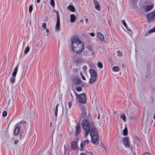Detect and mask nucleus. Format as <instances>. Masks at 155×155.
Returning <instances> with one entry per match:
<instances>
[{"mask_svg":"<svg viewBox=\"0 0 155 155\" xmlns=\"http://www.w3.org/2000/svg\"><path fill=\"white\" fill-rule=\"evenodd\" d=\"M122 22L123 23V24L124 26L125 27V28L128 30L130 31V29H128L127 28V25L126 23H125V21L122 20Z\"/></svg>","mask_w":155,"mask_h":155,"instance_id":"nucleus-25","label":"nucleus"},{"mask_svg":"<svg viewBox=\"0 0 155 155\" xmlns=\"http://www.w3.org/2000/svg\"><path fill=\"white\" fill-rule=\"evenodd\" d=\"M122 142L126 147H129L130 144L129 140V138L127 137H125L122 139Z\"/></svg>","mask_w":155,"mask_h":155,"instance_id":"nucleus-9","label":"nucleus"},{"mask_svg":"<svg viewBox=\"0 0 155 155\" xmlns=\"http://www.w3.org/2000/svg\"><path fill=\"white\" fill-rule=\"evenodd\" d=\"M155 19V10L147 15V20L148 22H152Z\"/></svg>","mask_w":155,"mask_h":155,"instance_id":"nucleus-6","label":"nucleus"},{"mask_svg":"<svg viewBox=\"0 0 155 155\" xmlns=\"http://www.w3.org/2000/svg\"><path fill=\"white\" fill-rule=\"evenodd\" d=\"M128 131L127 127H125L124 129L123 130V134L124 136H126L127 135Z\"/></svg>","mask_w":155,"mask_h":155,"instance_id":"nucleus-20","label":"nucleus"},{"mask_svg":"<svg viewBox=\"0 0 155 155\" xmlns=\"http://www.w3.org/2000/svg\"><path fill=\"white\" fill-rule=\"evenodd\" d=\"M119 70V68L117 66H114L112 68V71L114 72L118 71Z\"/></svg>","mask_w":155,"mask_h":155,"instance_id":"nucleus-23","label":"nucleus"},{"mask_svg":"<svg viewBox=\"0 0 155 155\" xmlns=\"http://www.w3.org/2000/svg\"><path fill=\"white\" fill-rule=\"evenodd\" d=\"M89 143V140H86L83 142L81 143L80 144V146L81 147V150H83V148L84 147L85 145Z\"/></svg>","mask_w":155,"mask_h":155,"instance_id":"nucleus-12","label":"nucleus"},{"mask_svg":"<svg viewBox=\"0 0 155 155\" xmlns=\"http://www.w3.org/2000/svg\"><path fill=\"white\" fill-rule=\"evenodd\" d=\"M68 9L72 12H74L75 11V8L72 5H69L68 7Z\"/></svg>","mask_w":155,"mask_h":155,"instance_id":"nucleus-19","label":"nucleus"},{"mask_svg":"<svg viewBox=\"0 0 155 155\" xmlns=\"http://www.w3.org/2000/svg\"><path fill=\"white\" fill-rule=\"evenodd\" d=\"M76 83L78 84H81V81L78 78H77V81L76 82Z\"/></svg>","mask_w":155,"mask_h":155,"instance_id":"nucleus-32","label":"nucleus"},{"mask_svg":"<svg viewBox=\"0 0 155 155\" xmlns=\"http://www.w3.org/2000/svg\"><path fill=\"white\" fill-rule=\"evenodd\" d=\"M81 75L82 77V79L84 80H85V77L82 74L81 72Z\"/></svg>","mask_w":155,"mask_h":155,"instance_id":"nucleus-39","label":"nucleus"},{"mask_svg":"<svg viewBox=\"0 0 155 155\" xmlns=\"http://www.w3.org/2000/svg\"><path fill=\"white\" fill-rule=\"evenodd\" d=\"M97 35L98 38L100 41H103L104 40V36L100 32H98Z\"/></svg>","mask_w":155,"mask_h":155,"instance_id":"nucleus-16","label":"nucleus"},{"mask_svg":"<svg viewBox=\"0 0 155 155\" xmlns=\"http://www.w3.org/2000/svg\"><path fill=\"white\" fill-rule=\"evenodd\" d=\"M59 105V104H57L56 106L55 111V117H57V113L58 111V107Z\"/></svg>","mask_w":155,"mask_h":155,"instance_id":"nucleus-21","label":"nucleus"},{"mask_svg":"<svg viewBox=\"0 0 155 155\" xmlns=\"http://www.w3.org/2000/svg\"><path fill=\"white\" fill-rule=\"evenodd\" d=\"M76 97L78 102L81 104L84 103L86 101V96L85 94H78L75 93Z\"/></svg>","mask_w":155,"mask_h":155,"instance_id":"nucleus-3","label":"nucleus"},{"mask_svg":"<svg viewBox=\"0 0 155 155\" xmlns=\"http://www.w3.org/2000/svg\"><path fill=\"white\" fill-rule=\"evenodd\" d=\"M16 127L14 130V134L16 136L18 134L20 131V127L17 124L16 125Z\"/></svg>","mask_w":155,"mask_h":155,"instance_id":"nucleus-13","label":"nucleus"},{"mask_svg":"<svg viewBox=\"0 0 155 155\" xmlns=\"http://www.w3.org/2000/svg\"><path fill=\"white\" fill-rule=\"evenodd\" d=\"M50 4L51 5L53 6L54 7L55 5V3L54 0H51Z\"/></svg>","mask_w":155,"mask_h":155,"instance_id":"nucleus-31","label":"nucleus"},{"mask_svg":"<svg viewBox=\"0 0 155 155\" xmlns=\"http://www.w3.org/2000/svg\"><path fill=\"white\" fill-rule=\"evenodd\" d=\"M45 29V30H46V32L47 33H48L49 32V30H48V29H47L46 28V29Z\"/></svg>","mask_w":155,"mask_h":155,"instance_id":"nucleus-48","label":"nucleus"},{"mask_svg":"<svg viewBox=\"0 0 155 155\" xmlns=\"http://www.w3.org/2000/svg\"><path fill=\"white\" fill-rule=\"evenodd\" d=\"M58 138L61 139L62 137V136L61 134H60L58 136Z\"/></svg>","mask_w":155,"mask_h":155,"instance_id":"nucleus-46","label":"nucleus"},{"mask_svg":"<svg viewBox=\"0 0 155 155\" xmlns=\"http://www.w3.org/2000/svg\"><path fill=\"white\" fill-rule=\"evenodd\" d=\"M120 117L122 119L123 121L126 122V119L125 116L124 114H121L120 115Z\"/></svg>","mask_w":155,"mask_h":155,"instance_id":"nucleus-22","label":"nucleus"},{"mask_svg":"<svg viewBox=\"0 0 155 155\" xmlns=\"http://www.w3.org/2000/svg\"><path fill=\"white\" fill-rule=\"evenodd\" d=\"M153 117H155V115H154V116H153Z\"/></svg>","mask_w":155,"mask_h":155,"instance_id":"nucleus-53","label":"nucleus"},{"mask_svg":"<svg viewBox=\"0 0 155 155\" xmlns=\"http://www.w3.org/2000/svg\"><path fill=\"white\" fill-rule=\"evenodd\" d=\"M100 117L99 116H98L97 117V119H98L100 118Z\"/></svg>","mask_w":155,"mask_h":155,"instance_id":"nucleus-51","label":"nucleus"},{"mask_svg":"<svg viewBox=\"0 0 155 155\" xmlns=\"http://www.w3.org/2000/svg\"><path fill=\"white\" fill-rule=\"evenodd\" d=\"M108 23L109 25H111V23H110V19H109L108 20Z\"/></svg>","mask_w":155,"mask_h":155,"instance_id":"nucleus-47","label":"nucleus"},{"mask_svg":"<svg viewBox=\"0 0 155 155\" xmlns=\"http://www.w3.org/2000/svg\"><path fill=\"white\" fill-rule=\"evenodd\" d=\"M78 148L77 143L76 141H73L71 143V148L73 150H76Z\"/></svg>","mask_w":155,"mask_h":155,"instance_id":"nucleus-11","label":"nucleus"},{"mask_svg":"<svg viewBox=\"0 0 155 155\" xmlns=\"http://www.w3.org/2000/svg\"><path fill=\"white\" fill-rule=\"evenodd\" d=\"M11 100H9L8 101V106L10 107H12L13 106V102H12L10 103Z\"/></svg>","mask_w":155,"mask_h":155,"instance_id":"nucleus-28","label":"nucleus"},{"mask_svg":"<svg viewBox=\"0 0 155 155\" xmlns=\"http://www.w3.org/2000/svg\"><path fill=\"white\" fill-rule=\"evenodd\" d=\"M81 117L82 118H85L87 116V113L85 108L83 107L81 108Z\"/></svg>","mask_w":155,"mask_h":155,"instance_id":"nucleus-10","label":"nucleus"},{"mask_svg":"<svg viewBox=\"0 0 155 155\" xmlns=\"http://www.w3.org/2000/svg\"><path fill=\"white\" fill-rule=\"evenodd\" d=\"M114 114H116V112H114Z\"/></svg>","mask_w":155,"mask_h":155,"instance_id":"nucleus-54","label":"nucleus"},{"mask_svg":"<svg viewBox=\"0 0 155 155\" xmlns=\"http://www.w3.org/2000/svg\"><path fill=\"white\" fill-rule=\"evenodd\" d=\"M95 34L94 33H93V32H91L90 33V35L92 36V37H94V36H95Z\"/></svg>","mask_w":155,"mask_h":155,"instance_id":"nucleus-42","label":"nucleus"},{"mask_svg":"<svg viewBox=\"0 0 155 155\" xmlns=\"http://www.w3.org/2000/svg\"><path fill=\"white\" fill-rule=\"evenodd\" d=\"M20 123H22L21 122H20Z\"/></svg>","mask_w":155,"mask_h":155,"instance_id":"nucleus-56","label":"nucleus"},{"mask_svg":"<svg viewBox=\"0 0 155 155\" xmlns=\"http://www.w3.org/2000/svg\"><path fill=\"white\" fill-rule=\"evenodd\" d=\"M80 155H86L84 153H81Z\"/></svg>","mask_w":155,"mask_h":155,"instance_id":"nucleus-50","label":"nucleus"},{"mask_svg":"<svg viewBox=\"0 0 155 155\" xmlns=\"http://www.w3.org/2000/svg\"><path fill=\"white\" fill-rule=\"evenodd\" d=\"M89 64L90 66H93L94 65V64L92 63H89Z\"/></svg>","mask_w":155,"mask_h":155,"instance_id":"nucleus-44","label":"nucleus"},{"mask_svg":"<svg viewBox=\"0 0 155 155\" xmlns=\"http://www.w3.org/2000/svg\"><path fill=\"white\" fill-rule=\"evenodd\" d=\"M72 49L76 53L81 52L84 49L83 43L79 39L77 36H73L71 38Z\"/></svg>","mask_w":155,"mask_h":155,"instance_id":"nucleus-1","label":"nucleus"},{"mask_svg":"<svg viewBox=\"0 0 155 155\" xmlns=\"http://www.w3.org/2000/svg\"><path fill=\"white\" fill-rule=\"evenodd\" d=\"M65 145H64V148H65Z\"/></svg>","mask_w":155,"mask_h":155,"instance_id":"nucleus-55","label":"nucleus"},{"mask_svg":"<svg viewBox=\"0 0 155 155\" xmlns=\"http://www.w3.org/2000/svg\"><path fill=\"white\" fill-rule=\"evenodd\" d=\"M89 71L91 74V78L89 82L90 84H92L96 81L97 75L96 72L93 69H91Z\"/></svg>","mask_w":155,"mask_h":155,"instance_id":"nucleus-5","label":"nucleus"},{"mask_svg":"<svg viewBox=\"0 0 155 155\" xmlns=\"http://www.w3.org/2000/svg\"><path fill=\"white\" fill-rule=\"evenodd\" d=\"M57 16V19L56 25L55 26V29L56 31H59L60 30V20L59 16V15L58 12L57 11L56 12Z\"/></svg>","mask_w":155,"mask_h":155,"instance_id":"nucleus-8","label":"nucleus"},{"mask_svg":"<svg viewBox=\"0 0 155 155\" xmlns=\"http://www.w3.org/2000/svg\"><path fill=\"white\" fill-rule=\"evenodd\" d=\"M83 20H81V22H82V21H83Z\"/></svg>","mask_w":155,"mask_h":155,"instance_id":"nucleus-52","label":"nucleus"},{"mask_svg":"<svg viewBox=\"0 0 155 155\" xmlns=\"http://www.w3.org/2000/svg\"><path fill=\"white\" fill-rule=\"evenodd\" d=\"M117 55L118 57H121L122 55V54L120 51H118L117 52Z\"/></svg>","mask_w":155,"mask_h":155,"instance_id":"nucleus-30","label":"nucleus"},{"mask_svg":"<svg viewBox=\"0 0 155 155\" xmlns=\"http://www.w3.org/2000/svg\"><path fill=\"white\" fill-rule=\"evenodd\" d=\"M7 115V112L6 111H4L3 113V117H5Z\"/></svg>","mask_w":155,"mask_h":155,"instance_id":"nucleus-36","label":"nucleus"},{"mask_svg":"<svg viewBox=\"0 0 155 155\" xmlns=\"http://www.w3.org/2000/svg\"><path fill=\"white\" fill-rule=\"evenodd\" d=\"M80 131V125L79 124H77L76 127L75 134V135H78Z\"/></svg>","mask_w":155,"mask_h":155,"instance_id":"nucleus-15","label":"nucleus"},{"mask_svg":"<svg viewBox=\"0 0 155 155\" xmlns=\"http://www.w3.org/2000/svg\"><path fill=\"white\" fill-rule=\"evenodd\" d=\"M85 21L86 22V24H87L88 22V19L87 18H86L85 19Z\"/></svg>","mask_w":155,"mask_h":155,"instance_id":"nucleus-43","label":"nucleus"},{"mask_svg":"<svg viewBox=\"0 0 155 155\" xmlns=\"http://www.w3.org/2000/svg\"><path fill=\"white\" fill-rule=\"evenodd\" d=\"M68 105L69 108H70L72 106V103L71 101H69L68 103Z\"/></svg>","mask_w":155,"mask_h":155,"instance_id":"nucleus-38","label":"nucleus"},{"mask_svg":"<svg viewBox=\"0 0 155 155\" xmlns=\"http://www.w3.org/2000/svg\"><path fill=\"white\" fill-rule=\"evenodd\" d=\"M13 140H14V143L15 144H17L19 142L18 140L17 139H14L13 138H12L11 140V141L12 142Z\"/></svg>","mask_w":155,"mask_h":155,"instance_id":"nucleus-27","label":"nucleus"},{"mask_svg":"<svg viewBox=\"0 0 155 155\" xmlns=\"http://www.w3.org/2000/svg\"><path fill=\"white\" fill-rule=\"evenodd\" d=\"M88 49L90 50L91 51H92L93 50V47H91V46H88L87 47Z\"/></svg>","mask_w":155,"mask_h":155,"instance_id":"nucleus-35","label":"nucleus"},{"mask_svg":"<svg viewBox=\"0 0 155 155\" xmlns=\"http://www.w3.org/2000/svg\"><path fill=\"white\" fill-rule=\"evenodd\" d=\"M153 6L154 5L153 4L151 5H147L145 7V9L146 12H149L153 8Z\"/></svg>","mask_w":155,"mask_h":155,"instance_id":"nucleus-17","label":"nucleus"},{"mask_svg":"<svg viewBox=\"0 0 155 155\" xmlns=\"http://www.w3.org/2000/svg\"><path fill=\"white\" fill-rule=\"evenodd\" d=\"M155 31V27L153 28L148 31V33H151Z\"/></svg>","mask_w":155,"mask_h":155,"instance_id":"nucleus-29","label":"nucleus"},{"mask_svg":"<svg viewBox=\"0 0 155 155\" xmlns=\"http://www.w3.org/2000/svg\"><path fill=\"white\" fill-rule=\"evenodd\" d=\"M97 67L100 69L102 68H103V65L102 63L100 62H98L97 64Z\"/></svg>","mask_w":155,"mask_h":155,"instance_id":"nucleus-24","label":"nucleus"},{"mask_svg":"<svg viewBox=\"0 0 155 155\" xmlns=\"http://www.w3.org/2000/svg\"><path fill=\"white\" fill-rule=\"evenodd\" d=\"M82 126L85 131V136L87 137L89 134L90 130H94L95 128L94 124L92 122H89L88 120H84L82 122Z\"/></svg>","mask_w":155,"mask_h":155,"instance_id":"nucleus-2","label":"nucleus"},{"mask_svg":"<svg viewBox=\"0 0 155 155\" xmlns=\"http://www.w3.org/2000/svg\"><path fill=\"white\" fill-rule=\"evenodd\" d=\"M42 27L43 28H44V29H46V23H43L42 24Z\"/></svg>","mask_w":155,"mask_h":155,"instance_id":"nucleus-37","label":"nucleus"},{"mask_svg":"<svg viewBox=\"0 0 155 155\" xmlns=\"http://www.w3.org/2000/svg\"><path fill=\"white\" fill-rule=\"evenodd\" d=\"M87 69V67L86 66H84L83 68V69L84 71H86Z\"/></svg>","mask_w":155,"mask_h":155,"instance_id":"nucleus-40","label":"nucleus"},{"mask_svg":"<svg viewBox=\"0 0 155 155\" xmlns=\"http://www.w3.org/2000/svg\"><path fill=\"white\" fill-rule=\"evenodd\" d=\"M30 50V48L28 45L27 48L25 49L24 51V53L25 54H27Z\"/></svg>","mask_w":155,"mask_h":155,"instance_id":"nucleus-26","label":"nucleus"},{"mask_svg":"<svg viewBox=\"0 0 155 155\" xmlns=\"http://www.w3.org/2000/svg\"><path fill=\"white\" fill-rule=\"evenodd\" d=\"M90 135L92 143H95L97 141L98 138L97 131L96 129L90 130Z\"/></svg>","mask_w":155,"mask_h":155,"instance_id":"nucleus-4","label":"nucleus"},{"mask_svg":"<svg viewBox=\"0 0 155 155\" xmlns=\"http://www.w3.org/2000/svg\"><path fill=\"white\" fill-rule=\"evenodd\" d=\"M76 20V16L74 14H71L70 15V21L71 22H74Z\"/></svg>","mask_w":155,"mask_h":155,"instance_id":"nucleus-18","label":"nucleus"},{"mask_svg":"<svg viewBox=\"0 0 155 155\" xmlns=\"http://www.w3.org/2000/svg\"><path fill=\"white\" fill-rule=\"evenodd\" d=\"M33 10V7L32 5H30L29 7V11L30 13H31Z\"/></svg>","mask_w":155,"mask_h":155,"instance_id":"nucleus-34","label":"nucleus"},{"mask_svg":"<svg viewBox=\"0 0 155 155\" xmlns=\"http://www.w3.org/2000/svg\"><path fill=\"white\" fill-rule=\"evenodd\" d=\"M143 155H150V153H144Z\"/></svg>","mask_w":155,"mask_h":155,"instance_id":"nucleus-45","label":"nucleus"},{"mask_svg":"<svg viewBox=\"0 0 155 155\" xmlns=\"http://www.w3.org/2000/svg\"><path fill=\"white\" fill-rule=\"evenodd\" d=\"M76 90L77 91L80 92L82 90V89L81 87H78L76 88Z\"/></svg>","mask_w":155,"mask_h":155,"instance_id":"nucleus-33","label":"nucleus"},{"mask_svg":"<svg viewBox=\"0 0 155 155\" xmlns=\"http://www.w3.org/2000/svg\"><path fill=\"white\" fill-rule=\"evenodd\" d=\"M93 2L96 9L98 11H100V6L99 3L97 1L94 0H93Z\"/></svg>","mask_w":155,"mask_h":155,"instance_id":"nucleus-14","label":"nucleus"},{"mask_svg":"<svg viewBox=\"0 0 155 155\" xmlns=\"http://www.w3.org/2000/svg\"><path fill=\"white\" fill-rule=\"evenodd\" d=\"M131 1L134 4L137 2V0H131Z\"/></svg>","mask_w":155,"mask_h":155,"instance_id":"nucleus-41","label":"nucleus"},{"mask_svg":"<svg viewBox=\"0 0 155 155\" xmlns=\"http://www.w3.org/2000/svg\"><path fill=\"white\" fill-rule=\"evenodd\" d=\"M40 2V0H37V2L38 3H39Z\"/></svg>","mask_w":155,"mask_h":155,"instance_id":"nucleus-49","label":"nucleus"},{"mask_svg":"<svg viewBox=\"0 0 155 155\" xmlns=\"http://www.w3.org/2000/svg\"><path fill=\"white\" fill-rule=\"evenodd\" d=\"M18 66H17L15 68L14 71L12 73V77L10 78V82L13 84L15 81V77L17 72H18Z\"/></svg>","mask_w":155,"mask_h":155,"instance_id":"nucleus-7","label":"nucleus"}]
</instances>
